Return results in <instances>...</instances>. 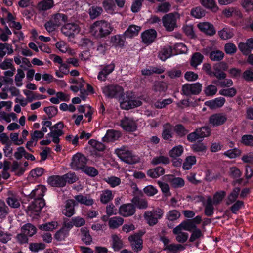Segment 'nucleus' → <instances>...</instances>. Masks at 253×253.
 <instances>
[{"label": "nucleus", "instance_id": "46", "mask_svg": "<svg viewBox=\"0 0 253 253\" xmlns=\"http://www.w3.org/2000/svg\"><path fill=\"white\" fill-rule=\"evenodd\" d=\"M24 93L27 96V99L29 102H32L33 100L35 99H43L46 97L45 95L35 94L33 92L29 90H25L24 91Z\"/></svg>", "mask_w": 253, "mask_h": 253}, {"label": "nucleus", "instance_id": "3", "mask_svg": "<svg viewBox=\"0 0 253 253\" xmlns=\"http://www.w3.org/2000/svg\"><path fill=\"white\" fill-rule=\"evenodd\" d=\"M115 153L123 161L129 164L136 163L135 157L132 155V152L126 146H122L120 148L115 149Z\"/></svg>", "mask_w": 253, "mask_h": 253}, {"label": "nucleus", "instance_id": "7", "mask_svg": "<svg viewBox=\"0 0 253 253\" xmlns=\"http://www.w3.org/2000/svg\"><path fill=\"white\" fill-rule=\"evenodd\" d=\"M102 91L106 97L113 98L120 96L123 93V89L119 85L111 84L103 87Z\"/></svg>", "mask_w": 253, "mask_h": 253}, {"label": "nucleus", "instance_id": "5", "mask_svg": "<svg viewBox=\"0 0 253 253\" xmlns=\"http://www.w3.org/2000/svg\"><path fill=\"white\" fill-rule=\"evenodd\" d=\"M45 205V203L44 200H34L27 207L26 212L30 216L35 218L39 215L41 210Z\"/></svg>", "mask_w": 253, "mask_h": 253}, {"label": "nucleus", "instance_id": "1", "mask_svg": "<svg viewBox=\"0 0 253 253\" xmlns=\"http://www.w3.org/2000/svg\"><path fill=\"white\" fill-rule=\"evenodd\" d=\"M111 24L104 21H97L90 28V32L97 39H101L109 35L113 30Z\"/></svg>", "mask_w": 253, "mask_h": 253}, {"label": "nucleus", "instance_id": "30", "mask_svg": "<svg viewBox=\"0 0 253 253\" xmlns=\"http://www.w3.org/2000/svg\"><path fill=\"white\" fill-rule=\"evenodd\" d=\"M6 52L8 54H11L13 52L12 45L7 43H0V62L2 58L6 55Z\"/></svg>", "mask_w": 253, "mask_h": 253}, {"label": "nucleus", "instance_id": "62", "mask_svg": "<svg viewBox=\"0 0 253 253\" xmlns=\"http://www.w3.org/2000/svg\"><path fill=\"white\" fill-rule=\"evenodd\" d=\"M180 213L176 210H173L169 211L167 214V218L170 221H173L178 219L180 216Z\"/></svg>", "mask_w": 253, "mask_h": 253}, {"label": "nucleus", "instance_id": "33", "mask_svg": "<svg viewBox=\"0 0 253 253\" xmlns=\"http://www.w3.org/2000/svg\"><path fill=\"white\" fill-rule=\"evenodd\" d=\"M75 200L79 203L85 206H91L93 204V200L89 196L79 194L75 196Z\"/></svg>", "mask_w": 253, "mask_h": 253}, {"label": "nucleus", "instance_id": "47", "mask_svg": "<svg viewBox=\"0 0 253 253\" xmlns=\"http://www.w3.org/2000/svg\"><path fill=\"white\" fill-rule=\"evenodd\" d=\"M174 131L176 135L179 137H182L185 136L188 133V130L181 124H177L175 125L173 128Z\"/></svg>", "mask_w": 253, "mask_h": 253}, {"label": "nucleus", "instance_id": "43", "mask_svg": "<svg viewBox=\"0 0 253 253\" xmlns=\"http://www.w3.org/2000/svg\"><path fill=\"white\" fill-rule=\"evenodd\" d=\"M203 58V56L199 52L194 53L191 59L190 65L192 67H196L202 62Z\"/></svg>", "mask_w": 253, "mask_h": 253}, {"label": "nucleus", "instance_id": "51", "mask_svg": "<svg viewBox=\"0 0 253 253\" xmlns=\"http://www.w3.org/2000/svg\"><path fill=\"white\" fill-rule=\"evenodd\" d=\"M169 159L168 157L161 155L154 157L151 161V164L154 165L160 164L166 165L169 164Z\"/></svg>", "mask_w": 253, "mask_h": 253}, {"label": "nucleus", "instance_id": "6", "mask_svg": "<svg viewBox=\"0 0 253 253\" xmlns=\"http://www.w3.org/2000/svg\"><path fill=\"white\" fill-rule=\"evenodd\" d=\"M210 134V128L207 126H203L196 129L194 132L189 133L187 136V139L189 142H192L199 139L208 137Z\"/></svg>", "mask_w": 253, "mask_h": 253}, {"label": "nucleus", "instance_id": "60", "mask_svg": "<svg viewBox=\"0 0 253 253\" xmlns=\"http://www.w3.org/2000/svg\"><path fill=\"white\" fill-rule=\"evenodd\" d=\"M68 234L69 230L66 228H62L56 233L55 238L58 241H62L65 239Z\"/></svg>", "mask_w": 253, "mask_h": 253}, {"label": "nucleus", "instance_id": "37", "mask_svg": "<svg viewBox=\"0 0 253 253\" xmlns=\"http://www.w3.org/2000/svg\"><path fill=\"white\" fill-rule=\"evenodd\" d=\"M37 229L33 225L27 223L23 225L21 228V232H24L27 236L31 237L36 234Z\"/></svg>", "mask_w": 253, "mask_h": 253}, {"label": "nucleus", "instance_id": "31", "mask_svg": "<svg viewBox=\"0 0 253 253\" xmlns=\"http://www.w3.org/2000/svg\"><path fill=\"white\" fill-rule=\"evenodd\" d=\"M213 205L214 204L212 198L210 196L208 197L204 209V213L206 215L211 216L213 214L214 209Z\"/></svg>", "mask_w": 253, "mask_h": 253}, {"label": "nucleus", "instance_id": "15", "mask_svg": "<svg viewBox=\"0 0 253 253\" xmlns=\"http://www.w3.org/2000/svg\"><path fill=\"white\" fill-rule=\"evenodd\" d=\"M120 125L124 130L128 132L134 131L137 128L136 122L132 119L126 117L121 120Z\"/></svg>", "mask_w": 253, "mask_h": 253}, {"label": "nucleus", "instance_id": "52", "mask_svg": "<svg viewBox=\"0 0 253 253\" xmlns=\"http://www.w3.org/2000/svg\"><path fill=\"white\" fill-rule=\"evenodd\" d=\"M183 152V148L181 145L174 147L169 152V155L171 158L179 157Z\"/></svg>", "mask_w": 253, "mask_h": 253}, {"label": "nucleus", "instance_id": "27", "mask_svg": "<svg viewBox=\"0 0 253 253\" xmlns=\"http://www.w3.org/2000/svg\"><path fill=\"white\" fill-rule=\"evenodd\" d=\"M121 136V133L115 130H108L105 136L103 138V141H114L117 140Z\"/></svg>", "mask_w": 253, "mask_h": 253}, {"label": "nucleus", "instance_id": "23", "mask_svg": "<svg viewBox=\"0 0 253 253\" xmlns=\"http://www.w3.org/2000/svg\"><path fill=\"white\" fill-rule=\"evenodd\" d=\"M45 191V188L42 186H38L37 188L33 190L29 196L31 199H34V200L41 199L44 200L42 198L44 196Z\"/></svg>", "mask_w": 253, "mask_h": 253}, {"label": "nucleus", "instance_id": "9", "mask_svg": "<svg viewBox=\"0 0 253 253\" xmlns=\"http://www.w3.org/2000/svg\"><path fill=\"white\" fill-rule=\"evenodd\" d=\"M64 124L62 122H60L50 127V129L51 132L49 133L47 135L49 137H52V141L54 143L56 144L59 143L60 138L59 137L64 134L62 130Z\"/></svg>", "mask_w": 253, "mask_h": 253}, {"label": "nucleus", "instance_id": "64", "mask_svg": "<svg viewBox=\"0 0 253 253\" xmlns=\"http://www.w3.org/2000/svg\"><path fill=\"white\" fill-rule=\"evenodd\" d=\"M237 93L236 89L234 88H230L228 89H223L219 91V94L221 95L232 97L234 96Z\"/></svg>", "mask_w": 253, "mask_h": 253}, {"label": "nucleus", "instance_id": "40", "mask_svg": "<svg viewBox=\"0 0 253 253\" xmlns=\"http://www.w3.org/2000/svg\"><path fill=\"white\" fill-rule=\"evenodd\" d=\"M191 149L193 152L200 154L205 153L207 147L204 143L199 141L192 144Z\"/></svg>", "mask_w": 253, "mask_h": 253}, {"label": "nucleus", "instance_id": "13", "mask_svg": "<svg viewBox=\"0 0 253 253\" xmlns=\"http://www.w3.org/2000/svg\"><path fill=\"white\" fill-rule=\"evenodd\" d=\"M80 31L79 25L74 23H67L61 28L62 33L68 37H72L75 34L79 33Z\"/></svg>", "mask_w": 253, "mask_h": 253}, {"label": "nucleus", "instance_id": "55", "mask_svg": "<svg viewBox=\"0 0 253 253\" xmlns=\"http://www.w3.org/2000/svg\"><path fill=\"white\" fill-rule=\"evenodd\" d=\"M112 247L115 251H119L123 247V242L119 237L116 235L112 236Z\"/></svg>", "mask_w": 253, "mask_h": 253}, {"label": "nucleus", "instance_id": "12", "mask_svg": "<svg viewBox=\"0 0 253 253\" xmlns=\"http://www.w3.org/2000/svg\"><path fill=\"white\" fill-rule=\"evenodd\" d=\"M227 121V116L222 113H215L209 118V123L213 126H221Z\"/></svg>", "mask_w": 253, "mask_h": 253}, {"label": "nucleus", "instance_id": "36", "mask_svg": "<svg viewBox=\"0 0 253 253\" xmlns=\"http://www.w3.org/2000/svg\"><path fill=\"white\" fill-rule=\"evenodd\" d=\"M200 2L204 7L213 12H216L218 10L214 0H200Z\"/></svg>", "mask_w": 253, "mask_h": 253}, {"label": "nucleus", "instance_id": "35", "mask_svg": "<svg viewBox=\"0 0 253 253\" xmlns=\"http://www.w3.org/2000/svg\"><path fill=\"white\" fill-rule=\"evenodd\" d=\"M165 173V169L163 167H158L155 169L148 170L147 175L151 178H156Z\"/></svg>", "mask_w": 253, "mask_h": 253}, {"label": "nucleus", "instance_id": "42", "mask_svg": "<svg viewBox=\"0 0 253 253\" xmlns=\"http://www.w3.org/2000/svg\"><path fill=\"white\" fill-rule=\"evenodd\" d=\"M82 240L86 245H90L92 242V239L89 234V231L86 228L81 229Z\"/></svg>", "mask_w": 253, "mask_h": 253}, {"label": "nucleus", "instance_id": "61", "mask_svg": "<svg viewBox=\"0 0 253 253\" xmlns=\"http://www.w3.org/2000/svg\"><path fill=\"white\" fill-rule=\"evenodd\" d=\"M226 195V192L224 191L217 192L213 196L212 202L214 205H217L220 204Z\"/></svg>", "mask_w": 253, "mask_h": 253}, {"label": "nucleus", "instance_id": "34", "mask_svg": "<svg viewBox=\"0 0 253 253\" xmlns=\"http://www.w3.org/2000/svg\"><path fill=\"white\" fill-rule=\"evenodd\" d=\"M124 222V219L119 216L110 218L108 220L109 227L111 229H116L121 226Z\"/></svg>", "mask_w": 253, "mask_h": 253}, {"label": "nucleus", "instance_id": "50", "mask_svg": "<svg viewBox=\"0 0 253 253\" xmlns=\"http://www.w3.org/2000/svg\"><path fill=\"white\" fill-rule=\"evenodd\" d=\"M113 198L112 191L106 190L100 195V201L103 204H107Z\"/></svg>", "mask_w": 253, "mask_h": 253}, {"label": "nucleus", "instance_id": "26", "mask_svg": "<svg viewBox=\"0 0 253 253\" xmlns=\"http://www.w3.org/2000/svg\"><path fill=\"white\" fill-rule=\"evenodd\" d=\"M134 206L140 209H146L148 207V202L146 199L134 196L131 200Z\"/></svg>", "mask_w": 253, "mask_h": 253}, {"label": "nucleus", "instance_id": "24", "mask_svg": "<svg viewBox=\"0 0 253 253\" xmlns=\"http://www.w3.org/2000/svg\"><path fill=\"white\" fill-rule=\"evenodd\" d=\"M225 99L223 97L216 98L213 100L206 101L205 105L211 109L221 107L225 102Z\"/></svg>", "mask_w": 253, "mask_h": 253}, {"label": "nucleus", "instance_id": "39", "mask_svg": "<svg viewBox=\"0 0 253 253\" xmlns=\"http://www.w3.org/2000/svg\"><path fill=\"white\" fill-rule=\"evenodd\" d=\"M51 20L54 22L55 25L58 27L68 20V17L66 15L63 13H57L54 15Z\"/></svg>", "mask_w": 253, "mask_h": 253}, {"label": "nucleus", "instance_id": "22", "mask_svg": "<svg viewBox=\"0 0 253 253\" xmlns=\"http://www.w3.org/2000/svg\"><path fill=\"white\" fill-rule=\"evenodd\" d=\"M198 28L207 35L212 36L215 34V30L213 25L208 22L200 23L198 25Z\"/></svg>", "mask_w": 253, "mask_h": 253}, {"label": "nucleus", "instance_id": "63", "mask_svg": "<svg viewBox=\"0 0 253 253\" xmlns=\"http://www.w3.org/2000/svg\"><path fill=\"white\" fill-rule=\"evenodd\" d=\"M241 142L245 146L253 147V135L245 134L242 136Z\"/></svg>", "mask_w": 253, "mask_h": 253}, {"label": "nucleus", "instance_id": "10", "mask_svg": "<svg viewBox=\"0 0 253 253\" xmlns=\"http://www.w3.org/2000/svg\"><path fill=\"white\" fill-rule=\"evenodd\" d=\"M202 90V84L199 83L186 84L182 87V93L186 96L197 95Z\"/></svg>", "mask_w": 253, "mask_h": 253}, {"label": "nucleus", "instance_id": "21", "mask_svg": "<svg viewBox=\"0 0 253 253\" xmlns=\"http://www.w3.org/2000/svg\"><path fill=\"white\" fill-rule=\"evenodd\" d=\"M181 227L177 226L172 231L173 233L176 235V240L181 243H185L188 239V234L186 232H182Z\"/></svg>", "mask_w": 253, "mask_h": 253}, {"label": "nucleus", "instance_id": "41", "mask_svg": "<svg viewBox=\"0 0 253 253\" xmlns=\"http://www.w3.org/2000/svg\"><path fill=\"white\" fill-rule=\"evenodd\" d=\"M196 163V157L194 156H189L187 157L183 164V168L185 170H189L191 169L192 166Z\"/></svg>", "mask_w": 253, "mask_h": 253}, {"label": "nucleus", "instance_id": "45", "mask_svg": "<svg viewBox=\"0 0 253 253\" xmlns=\"http://www.w3.org/2000/svg\"><path fill=\"white\" fill-rule=\"evenodd\" d=\"M178 226L181 227L182 230L190 232L197 229L196 226L194 225V223L190 220L183 221Z\"/></svg>", "mask_w": 253, "mask_h": 253}, {"label": "nucleus", "instance_id": "18", "mask_svg": "<svg viewBox=\"0 0 253 253\" xmlns=\"http://www.w3.org/2000/svg\"><path fill=\"white\" fill-rule=\"evenodd\" d=\"M8 197L6 199L7 204L12 208H18L20 206V198L12 191L7 193Z\"/></svg>", "mask_w": 253, "mask_h": 253}, {"label": "nucleus", "instance_id": "49", "mask_svg": "<svg viewBox=\"0 0 253 253\" xmlns=\"http://www.w3.org/2000/svg\"><path fill=\"white\" fill-rule=\"evenodd\" d=\"M218 35L222 39L227 40L231 38L234 33L231 29L224 28L218 32Z\"/></svg>", "mask_w": 253, "mask_h": 253}, {"label": "nucleus", "instance_id": "53", "mask_svg": "<svg viewBox=\"0 0 253 253\" xmlns=\"http://www.w3.org/2000/svg\"><path fill=\"white\" fill-rule=\"evenodd\" d=\"M240 191V188L239 187H235L233 189L228 197V200L227 202V204L228 205L233 203L236 200L238 197Z\"/></svg>", "mask_w": 253, "mask_h": 253}, {"label": "nucleus", "instance_id": "32", "mask_svg": "<svg viewBox=\"0 0 253 253\" xmlns=\"http://www.w3.org/2000/svg\"><path fill=\"white\" fill-rule=\"evenodd\" d=\"M141 27L135 25H131L125 31L124 35L127 38H132L137 36L141 30Z\"/></svg>", "mask_w": 253, "mask_h": 253}, {"label": "nucleus", "instance_id": "11", "mask_svg": "<svg viewBox=\"0 0 253 253\" xmlns=\"http://www.w3.org/2000/svg\"><path fill=\"white\" fill-rule=\"evenodd\" d=\"M86 157L78 153L73 156L71 167L75 170L83 169L86 164Z\"/></svg>", "mask_w": 253, "mask_h": 253}, {"label": "nucleus", "instance_id": "58", "mask_svg": "<svg viewBox=\"0 0 253 253\" xmlns=\"http://www.w3.org/2000/svg\"><path fill=\"white\" fill-rule=\"evenodd\" d=\"M57 227L56 222H50L39 225L38 228L41 230L52 231Z\"/></svg>", "mask_w": 253, "mask_h": 253}, {"label": "nucleus", "instance_id": "25", "mask_svg": "<svg viewBox=\"0 0 253 253\" xmlns=\"http://www.w3.org/2000/svg\"><path fill=\"white\" fill-rule=\"evenodd\" d=\"M163 129L162 134L163 138L166 140L171 141L172 138V132L173 129L172 126L169 123H166L163 126Z\"/></svg>", "mask_w": 253, "mask_h": 253}, {"label": "nucleus", "instance_id": "56", "mask_svg": "<svg viewBox=\"0 0 253 253\" xmlns=\"http://www.w3.org/2000/svg\"><path fill=\"white\" fill-rule=\"evenodd\" d=\"M241 154H242L241 150H240L238 148H235L234 149L227 150V151H225L223 153V154L225 156H226L231 159H233V158H235L237 157H239L241 155Z\"/></svg>", "mask_w": 253, "mask_h": 253}, {"label": "nucleus", "instance_id": "19", "mask_svg": "<svg viewBox=\"0 0 253 253\" xmlns=\"http://www.w3.org/2000/svg\"><path fill=\"white\" fill-rule=\"evenodd\" d=\"M48 183L53 187H61L66 185V181L63 176L53 175L50 176L47 180Z\"/></svg>", "mask_w": 253, "mask_h": 253}, {"label": "nucleus", "instance_id": "14", "mask_svg": "<svg viewBox=\"0 0 253 253\" xmlns=\"http://www.w3.org/2000/svg\"><path fill=\"white\" fill-rule=\"evenodd\" d=\"M135 211V207L132 203L123 204L119 209V213L123 217L132 216L134 214Z\"/></svg>", "mask_w": 253, "mask_h": 253}, {"label": "nucleus", "instance_id": "38", "mask_svg": "<svg viewBox=\"0 0 253 253\" xmlns=\"http://www.w3.org/2000/svg\"><path fill=\"white\" fill-rule=\"evenodd\" d=\"M169 181L174 188H180L184 185L185 182L183 178L181 177H174L170 175L169 178Z\"/></svg>", "mask_w": 253, "mask_h": 253}, {"label": "nucleus", "instance_id": "20", "mask_svg": "<svg viewBox=\"0 0 253 253\" xmlns=\"http://www.w3.org/2000/svg\"><path fill=\"white\" fill-rule=\"evenodd\" d=\"M75 201L73 199L68 200L66 201L64 208L62 213L67 217H70L75 213Z\"/></svg>", "mask_w": 253, "mask_h": 253}, {"label": "nucleus", "instance_id": "48", "mask_svg": "<svg viewBox=\"0 0 253 253\" xmlns=\"http://www.w3.org/2000/svg\"><path fill=\"white\" fill-rule=\"evenodd\" d=\"M172 55V48L170 46L164 48L159 53V57L162 61H165Z\"/></svg>", "mask_w": 253, "mask_h": 253}, {"label": "nucleus", "instance_id": "57", "mask_svg": "<svg viewBox=\"0 0 253 253\" xmlns=\"http://www.w3.org/2000/svg\"><path fill=\"white\" fill-rule=\"evenodd\" d=\"M191 15L196 18H201L205 15V10L201 7H196L191 10Z\"/></svg>", "mask_w": 253, "mask_h": 253}, {"label": "nucleus", "instance_id": "29", "mask_svg": "<svg viewBox=\"0 0 253 253\" xmlns=\"http://www.w3.org/2000/svg\"><path fill=\"white\" fill-rule=\"evenodd\" d=\"M54 5L53 0H43L38 3L37 8L39 11H45L50 9Z\"/></svg>", "mask_w": 253, "mask_h": 253}, {"label": "nucleus", "instance_id": "54", "mask_svg": "<svg viewBox=\"0 0 253 253\" xmlns=\"http://www.w3.org/2000/svg\"><path fill=\"white\" fill-rule=\"evenodd\" d=\"M103 10L101 7L92 6L89 9V14L91 19H93L98 17L102 12Z\"/></svg>", "mask_w": 253, "mask_h": 253}, {"label": "nucleus", "instance_id": "8", "mask_svg": "<svg viewBox=\"0 0 253 253\" xmlns=\"http://www.w3.org/2000/svg\"><path fill=\"white\" fill-rule=\"evenodd\" d=\"M144 234V232L139 231L128 237V240L130 243L131 248L134 252H138L142 249L143 240L142 236Z\"/></svg>", "mask_w": 253, "mask_h": 253}, {"label": "nucleus", "instance_id": "59", "mask_svg": "<svg viewBox=\"0 0 253 253\" xmlns=\"http://www.w3.org/2000/svg\"><path fill=\"white\" fill-rule=\"evenodd\" d=\"M184 249L185 247L181 244H171L165 247L164 250H169L173 253H177L179 251L183 250Z\"/></svg>", "mask_w": 253, "mask_h": 253}, {"label": "nucleus", "instance_id": "2", "mask_svg": "<svg viewBox=\"0 0 253 253\" xmlns=\"http://www.w3.org/2000/svg\"><path fill=\"white\" fill-rule=\"evenodd\" d=\"M180 15L177 12L165 14L162 19L163 26L168 32H172L177 27V20L179 19Z\"/></svg>", "mask_w": 253, "mask_h": 253}, {"label": "nucleus", "instance_id": "16", "mask_svg": "<svg viewBox=\"0 0 253 253\" xmlns=\"http://www.w3.org/2000/svg\"><path fill=\"white\" fill-rule=\"evenodd\" d=\"M142 105V102L138 99L133 98H126L120 103L121 108L125 110H129Z\"/></svg>", "mask_w": 253, "mask_h": 253}, {"label": "nucleus", "instance_id": "44", "mask_svg": "<svg viewBox=\"0 0 253 253\" xmlns=\"http://www.w3.org/2000/svg\"><path fill=\"white\" fill-rule=\"evenodd\" d=\"M224 57V53L220 50H215L210 52L209 57L212 61H220Z\"/></svg>", "mask_w": 253, "mask_h": 253}, {"label": "nucleus", "instance_id": "28", "mask_svg": "<svg viewBox=\"0 0 253 253\" xmlns=\"http://www.w3.org/2000/svg\"><path fill=\"white\" fill-rule=\"evenodd\" d=\"M114 69V65L113 64L108 65L104 67L103 69L99 72L98 79L100 81H105L107 76L110 74Z\"/></svg>", "mask_w": 253, "mask_h": 253}, {"label": "nucleus", "instance_id": "4", "mask_svg": "<svg viewBox=\"0 0 253 253\" xmlns=\"http://www.w3.org/2000/svg\"><path fill=\"white\" fill-rule=\"evenodd\" d=\"M164 211L162 209L157 208L151 211H146L144 213V217L147 223L152 226L158 223V219L162 217Z\"/></svg>", "mask_w": 253, "mask_h": 253}, {"label": "nucleus", "instance_id": "17", "mask_svg": "<svg viewBox=\"0 0 253 253\" xmlns=\"http://www.w3.org/2000/svg\"><path fill=\"white\" fill-rule=\"evenodd\" d=\"M157 36V32L154 29L146 30L141 34L142 42L146 44H150L154 42Z\"/></svg>", "mask_w": 253, "mask_h": 253}]
</instances>
